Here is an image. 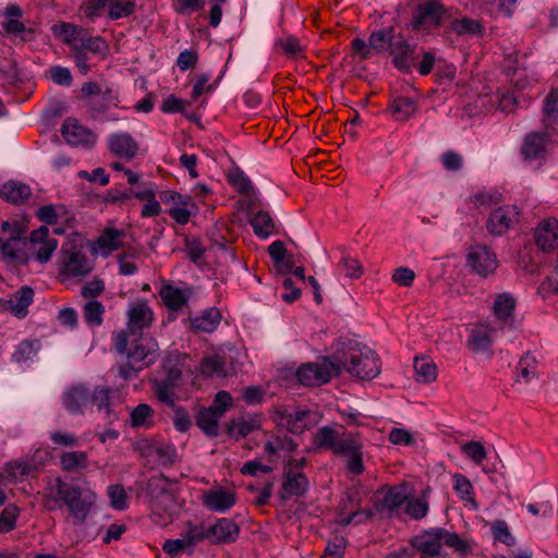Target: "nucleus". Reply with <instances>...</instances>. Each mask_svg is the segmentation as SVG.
Instances as JSON below:
<instances>
[{"label":"nucleus","instance_id":"c756f323","mask_svg":"<svg viewBox=\"0 0 558 558\" xmlns=\"http://www.w3.org/2000/svg\"><path fill=\"white\" fill-rule=\"evenodd\" d=\"M543 123L547 131L558 128V88H551L544 99Z\"/></svg>","mask_w":558,"mask_h":558},{"label":"nucleus","instance_id":"9b49d317","mask_svg":"<svg viewBox=\"0 0 558 558\" xmlns=\"http://www.w3.org/2000/svg\"><path fill=\"white\" fill-rule=\"evenodd\" d=\"M58 242L53 238H49V229L46 226L32 231L27 239L26 248L32 256L40 263H47L52 253L56 251Z\"/></svg>","mask_w":558,"mask_h":558},{"label":"nucleus","instance_id":"412c9836","mask_svg":"<svg viewBox=\"0 0 558 558\" xmlns=\"http://www.w3.org/2000/svg\"><path fill=\"white\" fill-rule=\"evenodd\" d=\"M209 541L214 544L232 543L239 536V526L230 519L221 518L208 526Z\"/></svg>","mask_w":558,"mask_h":558},{"label":"nucleus","instance_id":"e433bc0d","mask_svg":"<svg viewBox=\"0 0 558 558\" xmlns=\"http://www.w3.org/2000/svg\"><path fill=\"white\" fill-rule=\"evenodd\" d=\"M490 344V332L483 326L473 328L466 342L468 348L475 353L487 351Z\"/></svg>","mask_w":558,"mask_h":558},{"label":"nucleus","instance_id":"ddd939ff","mask_svg":"<svg viewBox=\"0 0 558 558\" xmlns=\"http://www.w3.org/2000/svg\"><path fill=\"white\" fill-rule=\"evenodd\" d=\"M519 210L514 206H501L494 209L487 220L486 229L493 236H500L518 222Z\"/></svg>","mask_w":558,"mask_h":558},{"label":"nucleus","instance_id":"aec40b11","mask_svg":"<svg viewBox=\"0 0 558 558\" xmlns=\"http://www.w3.org/2000/svg\"><path fill=\"white\" fill-rule=\"evenodd\" d=\"M313 416L310 410H299L295 413L281 410V427H286L294 435H301L314 424Z\"/></svg>","mask_w":558,"mask_h":558},{"label":"nucleus","instance_id":"3c124183","mask_svg":"<svg viewBox=\"0 0 558 558\" xmlns=\"http://www.w3.org/2000/svg\"><path fill=\"white\" fill-rule=\"evenodd\" d=\"M391 110L397 120H408L415 110V104L408 97H398L391 104Z\"/></svg>","mask_w":558,"mask_h":558},{"label":"nucleus","instance_id":"a19ab883","mask_svg":"<svg viewBox=\"0 0 558 558\" xmlns=\"http://www.w3.org/2000/svg\"><path fill=\"white\" fill-rule=\"evenodd\" d=\"M393 27L383 28L371 33L368 37V44L371 51L381 53L389 50V41L392 37H396Z\"/></svg>","mask_w":558,"mask_h":558},{"label":"nucleus","instance_id":"4d7b16f0","mask_svg":"<svg viewBox=\"0 0 558 558\" xmlns=\"http://www.w3.org/2000/svg\"><path fill=\"white\" fill-rule=\"evenodd\" d=\"M20 510L13 505L9 504L0 513V533H8L15 527L16 519Z\"/></svg>","mask_w":558,"mask_h":558},{"label":"nucleus","instance_id":"c9c22d12","mask_svg":"<svg viewBox=\"0 0 558 558\" xmlns=\"http://www.w3.org/2000/svg\"><path fill=\"white\" fill-rule=\"evenodd\" d=\"M61 469L74 473L88 466V457L84 451H68L60 456Z\"/></svg>","mask_w":558,"mask_h":558},{"label":"nucleus","instance_id":"603ef678","mask_svg":"<svg viewBox=\"0 0 558 558\" xmlns=\"http://www.w3.org/2000/svg\"><path fill=\"white\" fill-rule=\"evenodd\" d=\"M84 318L90 326H100L102 324V316L105 306L98 301H89L84 305Z\"/></svg>","mask_w":558,"mask_h":558},{"label":"nucleus","instance_id":"b1692460","mask_svg":"<svg viewBox=\"0 0 558 558\" xmlns=\"http://www.w3.org/2000/svg\"><path fill=\"white\" fill-rule=\"evenodd\" d=\"M90 403V391L84 385H76L63 393V404L73 414L82 413Z\"/></svg>","mask_w":558,"mask_h":558},{"label":"nucleus","instance_id":"58836bf2","mask_svg":"<svg viewBox=\"0 0 558 558\" xmlns=\"http://www.w3.org/2000/svg\"><path fill=\"white\" fill-rule=\"evenodd\" d=\"M125 233L123 230L105 228L102 233L96 240V244L99 248L117 251L122 246V239Z\"/></svg>","mask_w":558,"mask_h":558},{"label":"nucleus","instance_id":"bb28decb","mask_svg":"<svg viewBox=\"0 0 558 558\" xmlns=\"http://www.w3.org/2000/svg\"><path fill=\"white\" fill-rule=\"evenodd\" d=\"M440 527H434L425 534L417 536L412 545L426 557H436L440 554L441 537L439 536Z\"/></svg>","mask_w":558,"mask_h":558},{"label":"nucleus","instance_id":"49530a36","mask_svg":"<svg viewBox=\"0 0 558 558\" xmlns=\"http://www.w3.org/2000/svg\"><path fill=\"white\" fill-rule=\"evenodd\" d=\"M199 372L207 377L223 376L225 360L219 355L205 356L199 364Z\"/></svg>","mask_w":558,"mask_h":558},{"label":"nucleus","instance_id":"72a5a7b5","mask_svg":"<svg viewBox=\"0 0 558 558\" xmlns=\"http://www.w3.org/2000/svg\"><path fill=\"white\" fill-rule=\"evenodd\" d=\"M56 34L63 36V41L72 47L73 51L88 33L78 25L62 22L53 27Z\"/></svg>","mask_w":558,"mask_h":558},{"label":"nucleus","instance_id":"13d9d810","mask_svg":"<svg viewBox=\"0 0 558 558\" xmlns=\"http://www.w3.org/2000/svg\"><path fill=\"white\" fill-rule=\"evenodd\" d=\"M462 452L473 460L476 464H481L487 456L484 445L480 441H468L461 446Z\"/></svg>","mask_w":558,"mask_h":558},{"label":"nucleus","instance_id":"f704fd0d","mask_svg":"<svg viewBox=\"0 0 558 558\" xmlns=\"http://www.w3.org/2000/svg\"><path fill=\"white\" fill-rule=\"evenodd\" d=\"M221 415L215 408H204L196 415V425L210 437L218 435V420Z\"/></svg>","mask_w":558,"mask_h":558},{"label":"nucleus","instance_id":"4c0bfd02","mask_svg":"<svg viewBox=\"0 0 558 558\" xmlns=\"http://www.w3.org/2000/svg\"><path fill=\"white\" fill-rule=\"evenodd\" d=\"M178 384L166 378L153 380V390L157 399L168 407H174V389Z\"/></svg>","mask_w":558,"mask_h":558},{"label":"nucleus","instance_id":"5fc2aeb1","mask_svg":"<svg viewBox=\"0 0 558 558\" xmlns=\"http://www.w3.org/2000/svg\"><path fill=\"white\" fill-rule=\"evenodd\" d=\"M255 421H231L227 424V433L231 437H245L257 428Z\"/></svg>","mask_w":558,"mask_h":558},{"label":"nucleus","instance_id":"4be33fe9","mask_svg":"<svg viewBox=\"0 0 558 558\" xmlns=\"http://www.w3.org/2000/svg\"><path fill=\"white\" fill-rule=\"evenodd\" d=\"M39 469L38 464L35 462V456L33 458H26L21 460H15L8 462L1 476L10 482H17L26 478L34 472H37Z\"/></svg>","mask_w":558,"mask_h":558},{"label":"nucleus","instance_id":"f257e3e1","mask_svg":"<svg viewBox=\"0 0 558 558\" xmlns=\"http://www.w3.org/2000/svg\"><path fill=\"white\" fill-rule=\"evenodd\" d=\"M96 494L63 481L60 476L49 478L43 493L41 505L47 511L65 507L73 524H83L96 501Z\"/></svg>","mask_w":558,"mask_h":558},{"label":"nucleus","instance_id":"bf43d9fd","mask_svg":"<svg viewBox=\"0 0 558 558\" xmlns=\"http://www.w3.org/2000/svg\"><path fill=\"white\" fill-rule=\"evenodd\" d=\"M492 533L494 539L497 542H501L507 546H513L515 544V538L509 531V527L504 520H497L492 525Z\"/></svg>","mask_w":558,"mask_h":558},{"label":"nucleus","instance_id":"37998d69","mask_svg":"<svg viewBox=\"0 0 558 558\" xmlns=\"http://www.w3.org/2000/svg\"><path fill=\"white\" fill-rule=\"evenodd\" d=\"M452 31L458 35H480L484 33V26L477 20L470 17L454 19L451 23Z\"/></svg>","mask_w":558,"mask_h":558},{"label":"nucleus","instance_id":"6e6d98bb","mask_svg":"<svg viewBox=\"0 0 558 558\" xmlns=\"http://www.w3.org/2000/svg\"><path fill=\"white\" fill-rule=\"evenodd\" d=\"M109 13L108 16L111 20H118L121 17H126L133 14L135 10V3L133 1H122V0H111L109 3Z\"/></svg>","mask_w":558,"mask_h":558},{"label":"nucleus","instance_id":"6e6552de","mask_svg":"<svg viewBox=\"0 0 558 558\" xmlns=\"http://www.w3.org/2000/svg\"><path fill=\"white\" fill-rule=\"evenodd\" d=\"M307 460L305 457L300 459H289L284 463V481L281 483V498L302 497L308 489V478L303 472Z\"/></svg>","mask_w":558,"mask_h":558},{"label":"nucleus","instance_id":"09e8293b","mask_svg":"<svg viewBox=\"0 0 558 558\" xmlns=\"http://www.w3.org/2000/svg\"><path fill=\"white\" fill-rule=\"evenodd\" d=\"M256 235L267 238L275 230V223L268 213L258 211L251 220Z\"/></svg>","mask_w":558,"mask_h":558},{"label":"nucleus","instance_id":"393cba45","mask_svg":"<svg viewBox=\"0 0 558 558\" xmlns=\"http://www.w3.org/2000/svg\"><path fill=\"white\" fill-rule=\"evenodd\" d=\"M536 245L543 251H550L558 244V220H544L535 231Z\"/></svg>","mask_w":558,"mask_h":558},{"label":"nucleus","instance_id":"20e7f679","mask_svg":"<svg viewBox=\"0 0 558 558\" xmlns=\"http://www.w3.org/2000/svg\"><path fill=\"white\" fill-rule=\"evenodd\" d=\"M170 485L171 481L163 474L151 476L146 485L151 513L159 518L161 524L171 521L180 509L178 495Z\"/></svg>","mask_w":558,"mask_h":558},{"label":"nucleus","instance_id":"39448f33","mask_svg":"<svg viewBox=\"0 0 558 558\" xmlns=\"http://www.w3.org/2000/svg\"><path fill=\"white\" fill-rule=\"evenodd\" d=\"M154 318V312L145 301L141 300L131 305L128 311L126 328L112 335L114 350L118 353L126 352L131 336L143 333L144 329L151 326Z\"/></svg>","mask_w":558,"mask_h":558},{"label":"nucleus","instance_id":"423d86ee","mask_svg":"<svg viewBox=\"0 0 558 558\" xmlns=\"http://www.w3.org/2000/svg\"><path fill=\"white\" fill-rule=\"evenodd\" d=\"M451 17V11L440 0H427L413 10L411 26L413 31H426L441 27Z\"/></svg>","mask_w":558,"mask_h":558},{"label":"nucleus","instance_id":"0eeeda50","mask_svg":"<svg viewBox=\"0 0 558 558\" xmlns=\"http://www.w3.org/2000/svg\"><path fill=\"white\" fill-rule=\"evenodd\" d=\"M333 353L323 357L320 363L310 362L302 364L295 372L296 379L306 387H317L327 384L339 376V368Z\"/></svg>","mask_w":558,"mask_h":558},{"label":"nucleus","instance_id":"69168bd1","mask_svg":"<svg viewBox=\"0 0 558 558\" xmlns=\"http://www.w3.org/2000/svg\"><path fill=\"white\" fill-rule=\"evenodd\" d=\"M111 2V0H84L81 11L89 20L100 15L101 11Z\"/></svg>","mask_w":558,"mask_h":558},{"label":"nucleus","instance_id":"f3484780","mask_svg":"<svg viewBox=\"0 0 558 558\" xmlns=\"http://www.w3.org/2000/svg\"><path fill=\"white\" fill-rule=\"evenodd\" d=\"M35 296L34 289L29 286H23L8 300H4L2 306L19 318H24L28 314V307L33 303Z\"/></svg>","mask_w":558,"mask_h":558},{"label":"nucleus","instance_id":"680f3d73","mask_svg":"<svg viewBox=\"0 0 558 558\" xmlns=\"http://www.w3.org/2000/svg\"><path fill=\"white\" fill-rule=\"evenodd\" d=\"M110 505L117 510H124L128 507V495L124 487L120 484L108 487Z\"/></svg>","mask_w":558,"mask_h":558},{"label":"nucleus","instance_id":"8fccbe9b","mask_svg":"<svg viewBox=\"0 0 558 558\" xmlns=\"http://www.w3.org/2000/svg\"><path fill=\"white\" fill-rule=\"evenodd\" d=\"M360 493L357 490H348L339 502L337 521L339 522L341 518L348 515L352 510L360 508Z\"/></svg>","mask_w":558,"mask_h":558},{"label":"nucleus","instance_id":"774afa93","mask_svg":"<svg viewBox=\"0 0 558 558\" xmlns=\"http://www.w3.org/2000/svg\"><path fill=\"white\" fill-rule=\"evenodd\" d=\"M340 265L345 270V276L349 278L359 279L364 272L362 264L356 258L344 256Z\"/></svg>","mask_w":558,"mask_h":558},{"label":"nucleus","instance_id":"9d476101","mask_svg":"<svg viewBox=\"0 0 558 558\" xmlns=\"http://www.w3.org/2000/svg\"><path fill=\"white\" fill-rule=\"evenodd\" d=\"M158 350V343L153 337L138 333L131 336L126 352L123 354L126 355L130 362L138 363L148 360V363H153L159 356Z\"/></svg>","mask_w":558,"mask_h":558},{"label":"nucleus","instance_id":"cd10ccee","mask_svg":"<svg viewBox=\"0 0 558 558\" xmlns=\"http://www.w3.org/2000/svg\"><path fill=\"white\" fill-rule=\"evenodd\" d=\"M0 196L14 205H22L29 199L32 191L22 182L10 181L0 187Z\"/></svg>","mask_w":558,"mask_h":558},{"label":"nucleus","instance_id":"a18cd8bd","mask_svg":"<svg viewBox=\"0 0 558 558\" xmlns=\"http://www.w3.org/2000/svg\"><path fill=\"white\" fill-rule=\"evenodd\" d=\"M82 39L83 40L78 44L74 51H82L85 53L89 51L94 54H99L101 57L106 56L108 51V45L100 36L92 37L87 34Z\"/></svg>","mask_w":558,"mask_h":558},{"label":"nucleus","instance_id":"7c9ffc66","mask_svg":"<svg viewBox=\"0 0 558 558\" xmlns=\"http://www.w3.org/2000/svg\"><path fill=\"white\" fill-rule=\"evenodd\" d=\"M221 314L218 308L210 307L202 315L190 318L191 328L195 331L213 332L219 325Z\"/></svg>","mask_w":558,"mask_h":558},{"label":"nucleus","instance_id":"052dcab7","mask_svg":"<svg viewBox=\"0 0 558 558\" xmlns=\"http://www.w3.org/2000/svg\"><path fill=\"white\" fill-rule=\"evenodd\" d=\"M154 410L146 403H141L131 412V424L134 427L146 426L151 418Z\"/></svg>","mask_w":558,"mask_h":558},{"label":"nucleus","instance_id":"2f4dec72","mask_svg":"<svg viewBox=\"0 0 558 558\" xmlns=\"http://www.w3.org/2000/svg\"><path fill=\"white\" fill-rule=\"evenodd\" d=\"M159 295L167 308L173 312L181 310L187 303L184 291L172 284L162 286Z\"/></svg>","mask_w":558,"mask_h":558},{"label":"nucleus","instance_id":"338daca9","mask_svg":"<svg viewBox=\"0 0 558 558\" xmlns=\"http://www.w3.org/2000/svg\"><path fill=\"white\" fill-rule=\"evenodd\" d=\"M185 253L193 263H198L204 257L205 250L197 238H186Z\"/></svg>","mask_w":558,"mask_h":558},{"label":"nucleus","instance_id":"79ce46f5","mask_svg":"<svg viewBox=\"0 0 558 558\" xmlns=\"http://www.w3.org/2000/svg\"><path fill=\"white\" fill-rule=\"evenodd\" d=\"M494 314L500 320H507L512 317L515 308V300L509 293L498 294L494 302Z\"/></svg>","mask_w":558,"mask_h":558},{"label":"nucleus","instance_id":"dca6fc26","mask_svg":"<svg viewBox=\"0 0 558 558\" xmlns=\"http://www.w3.org/2000/svg\"><path fill=\"white\" fill-rule=\"evenodd\" d=\"M61 132L66 143L73 146H93L97 140V135L92 130L73 118L64 120Z\"/></svg>","mask_w":558,"mask_h":558},{"label":"nucleus","instance_id":"2eb2a0df","mask_svg":"<svg viewBox=\"0 0 558 558\" xmlns=\"http://www.w3.org/2000/svg\"><path fill=\"white\" fill-rule=\"evenodd\" d=\"M62 272L71 277L86 276L93 269L86 254L75 247L62 248Z\"/></svg>","mask_w":558,"mask_h":558},{"label":"nucleus","instance_id":"e2e57ef3","mask_svg":"<svg viewBox=\"0 0 558 558\" xmlns=\"http://www.w3.org/2000/svg\"><path fill=\"white\" fill-rule=\"evenodd\" d=\"M173 410V424L178 432L185 433L192 425L191 416L187 411L174 403L170 407Z\"/></svg>","mask_w":558,"mask_h":558},{"label":"nucleus","instance_id":"864d4df0","mask_svg":"<svg viewBox=\"0 0 558 558\" xmlns=\"http://www.w3.org/2000/svg\"><path fill=\"white\" fill-rule=\"evenodd\" d=\"M439 536L441 537V543L446 546L454 549L460 554H466L470 551V547L468 543L462 539L457 533H451L444 527H440Z\"/></svg>","mask_w":558,"mask_h":558},{"label":"nucleus","instance_id":"a878e982","mask_svg":"<svg viewBox=\"0 0 558 558\" xmlns=\"http://www.w3.org/2000/svg\"><path fill=\"white\" fill-rule=\"evenodd\" d=\"M407 499L408 497L402 488L391 486L387 489L386 494L381 499L375 501L374 508L376 512H385L388 515H391L407 501Z\"/></svg>","mask_w":558,"mask_h":558},{"label":"nucleus","instance_id":"ea45409f","mask_svg":"<svg viewBox=\"0 0 558 558\" xmlns=\"http://www.w3.org/2000/svg\"><path fill=\"white\" fill-rule=\"evenodd\" d=\"M413 366L417 381L427 384L437 378V367L428 357H415Z\"/></svg>","mask_w":558,"mask_h":558},{"label":"nucleus","instance_id":"7ed1b4c3","mask_svg":"<svg viewBox=\"0 0 558 558\" xmlns=\"http://www.w3.org/2000/svg\"><path fill=\"white\" fill-rule=\"evenodd\" d=\"M336 366L339 368V375L344 369L351 376L363 380H371L380 373V363L376 353L366 348H361L359 343H342L333 352Z\"/></svg>","mask_w":558,"mask_h":558},{"label":"nucleus","instance_id":"473e14b6","mask_svg":"<svg viewBox=\"0 0 558 558\" xmlns=\"http://www.w3.org/2000/svg\"><path fill=\"white\" fill-rule=\"evenodd\" d=\"M281 54L291 61L305 60L306 46L296 36L284 35L281 37Z\"/></svg>","mask_w":558,"mask_h":558},{"label":"nucleus","instance_id":"f8f14e48","mask_svg":"<svg viewBox=\"0 0 558 558\" xmlns=\"http://www.w3.org/2000/svg\"><path fill=\"white\" fill-rule=\"evenodd\" d=\"M26 244L27 239L24 235H19L16 231L14 235L0 238V256L9 263L25 265L31 259Z\"/></svg>","mask_w":558,"mask_h":558},{"label":"nucleus","instance_id":"c85d7f7f","mask_svg":"<svg viewBox=\"0 0 558 558\" xmlns=\"http://www.w3.org/2000/svg\"><path fill=\"white\" fill-rule=\"evenodd\" d=\"M548 134L530 133L525 136L521 147V154L525 159H537L546 153V136Z\"/></svg>","mask_w":558,"mask_h":558},{"label":"nucleus","instance_id":"c03bdc74","mask_svg":"<svg viewBox=\"0 0 558 558\" xmlns=\"http://www.w3.org/2000/svg\"><path fill=\"white\" fill-rule=\"evenodd\" d=\"M537 364L538 362L536 357L530 351L525 352L517 365L518 377L523 378L525 383H529L532 378L537 377Z\"/></svg>","mask_w":558,"mask_h":558},{"label":"nucleus","instance_id":"f03ea898","mask_svg":"<svg viewBox=\"0 0 558 558\" xmlns=\"http://www.w3.org/2000/svg\"><path fill=\"white\" fill-rule=\"evenodd\" d=\"M313 444L317 450H329L337 457L345 458V468L349 473L354 475L364 473V445L360 434L339 432L333 427L323 426L317 429Z\"/></svg>","mask_w":558,"mask_h":558},{"label":"nucleus","instance_id":"5701e85b","mask_svg":"<svg viewBox=\"0 0 558 558\" xmlns=\"http://www.w3.org/2000/svg\"><path fill=\"white\" fill-rule=\"evenodd\" d=\"M109 150L120 158L132 160L138 150V145L128 133L112 134L108 140Z\"/></svg>","mask_w":558,"mask_h":558},{"label":"nucleus","instance_id":"de8ad7c7","mask_svg":"<svg viewBox=\"0 0 558 558\" xmlns=\"http://www.w3.org/2000/svg\"><path fill=\"white\" fill-rule=\"evenodd\" d=\"M452 478L454 483L453 488L459 495V497L463 501H469L476 506V500L474 498V489L471 481L461 473L453 474Z\"/></svg>","mask_w":558,"mask_h":558},{"label":"nucleus","instance_id":"1a4fd4ad","mask_svg":"<svg viewBox=\"0 0 558 558\" xmlns=\"http://www.w3.org/2000/svg\"><path fill=\"white\" fill-rule=\"evenodd\" d=\"M466 265L472 272L486 278L498 268V259L488 246L477 244L470 247L466 255Z\"/></svg>","mask_w":558,"mask_h":558},{"label":"nucleus","instance_id":"6ab92c4d","mask_svg":"<svg viewBox=\"0 0 558 558\" xmlns=\"http://www.w3.org/2000/svg\"><path fill=\"white\" fill-rule=\"evenodd\" d=\"M235 502V493L221 487L208 489L203 494V505L211 511L225 512L232 508Z\"/></svg>","mask_w":558,"mask_h":558},{"label":"nucleus","instance_id":"0e129e2a","mask_svg":"<svg viewBox=\"0 0 558 558\" xmlns=\"http://www.w3.org/2000/svg\"><path fill=\"white\" fill-rule=\"evenodd\" d=\"M37 341H22L13 353L14 361L21 363L32 359L37 352Z\"/></svg>","mask_w":558,"mask_h":558},{"label":"nucleus","instance_id":"a211bd4d","mask_svg":"<svg viewBox=\"0 0 558 558\" xmlns=\"http://www.w3.org/2000/svg\"><path fill=\"white\" fill-rule=\"evenodd\" d=\"M306 282L305 269L303 266L295 267L293 274L281 276V287L284 292L281 293V300L288 304L298 301L302 295V286Z\"/></svg>","mask_w":558,"mask_h":558},{"label":"nucleus","instance_id":"4468645a","mask_svg":"<svg viewBox=\"0 0 558 558\" xmlns=\"http://www.w3.org/2000/svg\"><path fill=\"white\" fill-rule=\"evenodd\" d=\"M415 48L408 40L398 34L389 41V53L392 57V64L402 73H410L413 64Z\"/></svg>","mask_w":558,"mask_h":558}]
</instances>
